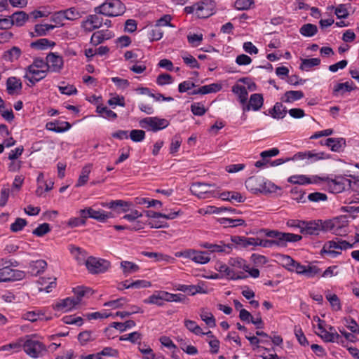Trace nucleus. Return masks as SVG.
Instances as JSON below:
<instances>
[{"label":"nucleus","mask_w":359,"mask_h":359,"mask_svg":"<svg viewBox=\"0 0 359 359\" xmlns=\"http://www.w3.org/2000/svg\"><path fill=\"white\" fill-rule=\"evenodd\" d=\"M324 222L325 220L322 219L304 221L302 233L305 236H318L320 232H325Z\"/></svg>","instance_id":"11"},{"label":"nucleus","mask_w":359,"mask_h":359,"mask_svg":"<svg viewBox=\"0 0 359 359\" xmlns=\"http://www.w3.org/2000/svg\"><path fill=\"white\" fill-rule=\"evenodd\" d=\"M94 11L96 14L116 17L125 13L126 6L120 0H106L101 5L95 7Z\"/></svg>","instance_id":"2"},{"label":"nucleus","mask_w":359,"mask_h":359,"mask_svg":"<svg viewBox=\"0 0 359 359\" xmlns=\"http://www.w3.org/2000/svg\"><path fill=\"white\" fill-rule=\"evenodd\" d=\"M123 274L127 277L130 274L135 273L140 270V266L134 262L129 261H122L120 264Z\"/></svg>","instance_id":"35"},{"label":"nucleus","mask_w":359,"mask_h":359,"mask_svg":"<svg viewBox=\"0 0 359 359\" xmlns=\"http://www.w3.org/2000/svg\"><path fill=\"white\" fill-rule=\"evenodd\" d=\"M317 32V26L311 23L304 24L299 29L300 34L306 37H311L314 36Z\"/></svg>","instance_id":"43"},{"label":"nucleus","mask_w":359,"mask_h":359,"mask_svg":"<svg viewBox=\"0 0 359 359\" xmlns=\"http://www.w3.org/2000/svg\"><path fill=\"white\" fill-rule=\"evenodd\" d=\"M182 139L180 135H175L172 137L170 145V153L174 154L177 153L181 146Z\"/></svg>","instance_id":"62"},{"label":"nucleus","mask_w":359,"mask_h":359,"mask_svg":"<svg viewBox=\"0 0 359 359\" xmlns=\"http://www.w3.org/2000/svg\"><path fill=\"white\" fill-rule=\"evenodd\" d=\"M96 339L95 335L91 331H83L78 335V340L82 346L86 345L90 341H93Z\"/></svg>","instance_id":"50"},{"label":"nucleus","mask_w":359,"mask_h":359,"mask_svg":"<svg viewBox=\"0 0 359 359\" xmlns=\"http://www.w3.org/2000/svg\"><path fill=\"white\" fill-rule=\"evenodd\" d=\"M10 18L13 25L21 27L28 20V15L24 11H18L14 13Z\"/></svg>","instance_id":"39"},{"label":"nucleus","mask_w":359,"mask_h":359,"mask_svg":"<svg viewBox=\"0 0 359 359\" xmlns=\"http://www.w3.org/2000/svg\"><path fill=\"white\" fill-rule=\"evenodd\" d=\"M170 124L168 120L158 116L146 117L140 121V126L153 132H156L167 128Z\"/></svg>","instance_id":"7"},{"label":"nucleus","mask_w":359,"mask_h":359,"mask_svg":"<svg viewBox=\"0 0 359 359\" xmlns=\"http://www.w3.org/2000/svg\"><path fill=\"white\" fill-rule=\"evenodd\" d=\"M320 63L319 58L302 59L300 65L302 70L309 71L311 67L318 66Z\"/></svg>","instance_id":"51"},{"label":"nucleus","mask_w":359,"mask_h":359,"mask_svg":"<svg viewBox=\"0 0 359 359\" xmlns=\"http://www.w3.org/2000/svg\"><path fill=\"white\" fill-rule=\"evenodd\" d=\"M46 266L47 263L43 259L32 261L29 264V273L32 276H36L44 271Z\"/></svg>","instance_id":"30"},{"label":"nucleus","mask_w":359,"mask_h":359,"mask_svg":"<svg viewBox=\"0 0 359 359\" xmlns=\"http://www.w3.org/2000/svg\"><path fill=\"white\" fill-rule=\"evenodd\" d=\"M136 203L140 205H147V208L149 207H159L162 206L161 201L156 199H149L148 198H137Z\"/></svg>","instance_id":"60"},{"label":"nucleus","mask_w":359,"mask_h":359,"mask_svg":"<svg viewBox=\"0 0 359 359\" xmlns=\"http://www.w3.org/2000/svg\"><path fill=\"white\" fill-rule=\"evenodd\" d=\"M255 5L254 0H236L234 8L238 11H247Z\"/></svg>","instance_id":"55"},{"label":"nucleus","mask_w":359,"mask_h":359,"mask_svg":"<svg viewBox=\"0 0 359 359\" xmlns=\"http://www.w3.org/2000/svg\"><path fill=\"white\" fill-rule=\"evenodd\" d=\"M163 36V30L156 25L152 27L148 32V38L150 41H158Z\"/></svg>","instance_id":"56"},{"label":"nucleus","mask_w":359,"mask_h":359,"mask_svg":"<svg viewBox=\"0 0 359 359\" xmlns=\"http://www.w3.org/2000/svg\"><path fill=\"white\" fill-rule=\"evenodd\" d=\"M325 146L334 152H341L346 147V140L343 137H329L325 140Z\"/></svg>","instance_id":"26"},{"label":"nucleus","mask_w":359,"mask_h":359,"mask_svg":"<svg viewBox=\"0 0 359 359\" xmlns=\"http://www.w3.org/2000/svg\"><path fill=\"white\" fill-rule=\"evenodd\" d=\"M91 164H87L82 168L81 175L76 184V187L83 186L88 182L89 174L91 172Z\"/></svg>","instance_id":"42"},{"label":"nucleus","mask_w":359,"mask_h":359,"mask_svg":"<svg viewBox=\"0 0 359 359\" xmlns=\"http://www.w3.org/2000/svg\"><path fill=\"white\" fill-rule=\"evenodd\" d=\"M200 317L201 320L204 321L209 327L212 328L216 326L215 318L214 316L212 314V313L205 309H202L200 313Z\"/></svg>","instance_id":"45"},{"label":"nucleus","mask_w":359,"mask_h":359,"mask_svg":"<svg viewBox=\"0 0 359 359\" xmlns=\"http://www.w3.org/2000/svg\"><path fill=\"white\" fill-rule=\"evenodd\" d=\"M219 222L226 227H236L245 224V222L243 219L221 218Z\"/></svg>","instance_id":"48"},{"label":"nucleus","mask_w":359,"mask_h":359,"mask_svg":"<svg viewBox=\"0 0 359 359\" xmlns=\"http://www.w3.org/2000/svg\"><path fill=\"white\" fill-rule=\"evenodd\" d=\"M228 264L231 269L236 271L248 272L252 278H258L259 276V271L257 269H250L246 261L241 257H231L228 261Z\"/></svg>","instance_id":"9"},{"label":"nucleus","mask_w":359,"mask_h":359,"mask_svg":"<svg viewBox=\"0 0 359 359\" xmlns=\"http://www.w3.org/2000/svg\"><path fill=\"white\" fill-rule=\"evenodd\" d=\"M278 189H280V187L274 184L271 181L264 178L261 189L262 194L276 193Z\"/></svg>","instance_id":"53"},{"label":"nucleus","mask_w":359,"mask_h":359,"mask_svg":"<svg viewBox=\"0 0 359 359\" xmlns=\"http://www.w3.org/2000/svg\"><path fill=\"white\" fill-rule=\"evenodd\" d=\"M21 54L22 51L20 48L17 46H13L4 53L2 58L6 61L13 62L18 60Z\"/></svg>","instance_id":"37"},{"label":"nucleus","mask_w":359,"mask_h":359,"mask_svg":"<svg viewBox=\"0 0 359 359\" xmlns=\"http://www.w3.org/2000/svg\"><path fill=\"white\" fill-rule=\"evenodd\" d=\"M210 261V257L209 252L206 251H198L196 250V254L194 257L193 262L196 264H205Z\"/></svg>","instance_id":"47"},{"label":"nucleus","mask_w":359,"mask_h":359,"mask_svg":"<svg viewBox=\"0 0 359 359\" xmlns=\"http://www.w3.org/2000/svg\"><path fill=\"white\" fill-rule=\"evenodd\" d=\"M196 15L199 18H207L215 13V2L213 0H202L196 3Z\"/></svg>","instance_id":"12"},{"label":"nucleus","mask_w":359,"mask_h":359,"mask_svg":"<svg viewBox=\"0 0 359 359\" xmlns=\"http://www.w3.org/2000/svg\"><path fill=\"white\" fill-rule=\"evenodd\" d=\"M304 97V94L302 90H288L285 93L281 100L285 103H292Z\"/></svg>","instance_id":"32"},{"label":"nucleus","mask_w":359,"mask_h":359,"mask_svg":"<svg viewBox=\"0 0 359 359\" xmlns=\"http://www.w3.org/2000/svg\"><path fill=\"white\" fill-rule=\"evenodd\" d=\"M51 230L50 224L48 223H43L37 226L33 231L32 233L38 237H42L45 234L50 232Z\"/></svg>","instance_id":"64"},{"label":"nucleus","mask_w":359,"mask_h":359,"mask_svg":"<svg viewBox=\"0 0 359 359\" xmlns=\"http://www.w3.org/2000/svg\"><path fill=\"white\" fill-rule=\"evenodd\" d=\"M215 185L202 182L192 183L190 191L192 194L199 198H209L210 197H217L218 193L214 190H210L209 188Z\"/></svg>","instance_id":"10"},{"label":"nucleus","mask_w":359,"mask_h":359,"mask_svg":"<svg viewBox=\"0 0 359 359\" xmlns=\"http://www.w3.org/2000/svg\"><path fill=\"white\" fill-rule=\"evenodd\" d=\"M264 178L262 176L250 177L245 182V187L252 194L261 193Z\"/></svg>","instance_id":"23"},{"label":"nucleus","mask_w":359,"mask_h":359,"mask_svg":"<svg viewBox=\"0 0 359 359\" xmlns=\"http://www.w3.org/2000/svg\"><path fill=\"white\" fill-rule=\"evenodd\" d=\"M70 252L72 255L78 261L79 264L85 263V251L82 250L80 248L74 245L70 246Z\"/></svg>","instance_id":"57"},{"label":"nucleus","mask_w":359,"mask_h":359,"mask_svg":"<svg viewBox=\"0 0 359 359\" xmlns=\"http://www.w3.org/2000/svg\"><path fill=\"white\" fill-rule=\"evenodd\" d=\"M78 213L79 216L83 217L86 222L88 218H91L100 222H106L109 219L114 217V215L112 212H107L102 209L97 210L91 207L81 209L79 210Z\"/></svg>","instance_id":"5"},{"label":"nucleus","mask_w":359,"mask_h":359,"mask_svg":"<svg viewBox=\"0 0 359 359\" xmlns=\"http://www.w3.org/2000/svg\"><path fill=\"white\" fill-rule=\"evenodd\" d=\"M325 342H334L336 339L339 338V334L337 332H330L325 329L322 330L318 334Z\"/></svg>","instance_id":"58"},{"label":"nucleus","mask_w":359,"mask_h":359,"mask_svg":"<svg viewBox=\"0 0 359 359\" xmlns=\"http://www.w3.org/2000/svg\"><path fill=\"white\" fill-rule=\"evenodd\" d=\"M231 91L238 96L239 102L244 106L247 102L248 93L246 88L239 84L233 86Z\"/></svg>","instance_id":"34"},{"label":"nucleus","mask_w":359,"mask_h":359,"mask_svg":"<svg viewBox=\"0 0 359 359\" xmlns=\"http://www.w3.org/2000/svg\"><path fill=\"white\" fill-rule=\"evenodd\" d=\"M200 247L208 250L209 253L219 252L229 254L232 250L233 244H226L224 241H219L217 243L203 242L199 244Z\"/></svg>","instance_id":"15"},{"label":"nucleus","mask_w":359,"mask_h":359,"mask_svg":"<svg viewBox=\"0 0 359 359\" xmlns=\"http://www.w3.org/2000/svg\"><path fill=\"white\" fill-rule=\"evenodd\" d=\"M326 299L330 302L332 309L334 311H339L341 309L340 300L337 294H326Z\"/></svg>","instance_id":"61"},{"label":"nucleus","mask_w":359,"mask_h":359,"mask_svg":"<svg viewBox=\"0 0 359 359\" xmlns=\"http://www.w3.org/2000/svg\"><path fill=\"white\" fill-rule=\"evenodd\" d=\"M22 318L34 323L39 320H41L45 319L46 320H48L50 318H46L45 313L42 310L36 309L24 313L22 315Z\"/></svg>","instance_id":"29"},{"label":"nucleus","mask_w":359,"mask_h":359,"mask_svg":"<svg viewBox=\"0 0 359 359\" xmlns=\"http://www.w3.org/2000/svg\"><path fill=\"white\" fill-rule=\"evenodd\" d=\"M262 231L264 232L266 236L275 238V240L273 241L277 242V246H282V236L283 232L269 229H262Z\"/></svg>","instance_id":"54"},{"label":"nucleus","mask_w":359,"mask_h":359,"mask_svg":"<svg viewBox=\"0 0 359 359\" xmlns=\"http://www.w3.org/2000/svg\"><path fill=\"white\" fill-rule=\"evenodd\" d=\"M219 196L224 201H235L238 203H243L245 201V198L240 193L236 191H224L221 193Z\"/></svg>","instance_id":"38"},{"label":"nucleus","mask_w":359,"mask_h":359,"mask_svg":"<svg viewBox=\"0 0 359 359\" xmlns=\"http://www.w3.org/2000/svg\"><path fill=\"white\" fill-rule=\"evenodd\" d=\"M46 128L48 130L61 133L69 130L71 124L67 121H55L47 123Z\"/></svg>","instance_id":"27"},{"label":"nucleus","mask_w":359,"mask_h":359,"mask_svg":"<svg viewBox=\"0 0 359 359\" xmlns=\"http://www.w3.org/2000/svg\"><path fill=\"white\" fill-rule=\"evenodd\" d=\"M63 11L65 13V18L67 20L74 21L82 17L83 12H81L76 7H71Z\"/></svg>","instance_id":"44"},{"label":"nucleus","mask_w":359,"mask_h":359,"mask_svg":"<svg viewBox=\"0 0 359 359\" xmlns=\"http://www.w3.org/2000/svg\"><path fill=\"white\" fill-rule=\"evenodd\" d=\"M330 155L325 152H314V151H300L295 154L292 158H287V161H306V164H311L319 160L327 159Z\"/></svg>","instance_id":"6"},{"label":"nucleus","mask_w":359,"mask_h":359,"mask_svg":"<svg viewBox=\"0 0 359 359\" xmlns=\"http://www.w3.org/2000/svg\"><path fill=\"white\" fill-rule=\"evenodd\" d=\"M96 112L102 117L111 121L115 120L118 116L116 113L102 104H100L97 107Z\"/></svg>","instance_id":"40"},{"label":"nucleus","mask_w":359,"mask_h":359,"mask_svg":"<svg viewBox=\"0 0 359 359\" xmlns=\"http://www.w3.org/2000/svg\"><path fill=\"white\" fill-rule=\"evenodd\" d=\"M55 46L54 41H50L48 39L42 38L33 41L30 43V47L36 50H46L48 48H53Z\"/></svg>","instance_id":"36"},{"label":"nucleus","mask_w":359,"mask_h":359,"mask_svg":"<svg viewBox=\"0 0 359 359\" xmlns=\"http://www.w3.org/2000/svg\"><path fill=\"white\" fill-rule=\"evenodd\" d=\"M302 239V236L291 233H283L282 236V246H285L287 242H297Z\"/></svg>","instance_id":"63"},{"label":"nucleus","mask_w":359,"mask_h":359,"mask_svg":"<svg viewBox=\"0 0 359 359\" xmlns=\"http://www.w3.org/2000/svg\"><path fill=\"white\" fill-rule=\"evenodd\" d=\"M47 72L46 70L32 68L28 66L25 69L24 78L29 81L28 86H34L37 82L46 76Z\"/></svg>","instance_id":"16"},{"label":"nucleus","mask_w":359,"mask_h":359,"mask_svg":"<svg viewBox=\"0 0 359 359\" xmlns=\"http://www.w3.org/2000/svg\"><path fill=\"white\" fill-rule=\"evenodd\" d=\"M48 72H60L63 68L64 61L57 53H50L46 56Z\"/></svg>","instance_id":"17"},{"label":"nucleus","mask_w":359,"mask_h":359,"mask_svg":"<svg viewBox=\"0 0 359 359\" xmlns=\"http://www.w3.org/2000/svg\"><path fill=\"white\" fill-rule=\"evenodd\" d=\"M269 112L273 118L280 119L286 116L287 111L281 102H276Z\"/></svg>","instance_id":"33"},{"label":"nucleus","mask_w":359,"mask_h":359,"mask_svg":"<svg viewBox=\"0 0 359 359\" xmlns=\"http://www.w3.org/2000/svg\"><path fill=\"white\" fill-rule=\"evenodd\" d=\"M354 89L355 87L353 81L339 83L334 86L332 94L334 96L342 95L346 93L351 92Z\"/></svg>","instance_id":"28"},{"label":"nucleus","mask_w":359,"mask_h":359,"mask_svg":"<svg viewBox=\"0 0 359 359\" xmlns=\"http://www.w3.org/2000/svg\"><path fill=\"white\" fill-rule=\"evenodd\" d=\"M85 264L90 273L93 274L106 272L111 266L108 260L90 257L85 262Z\"/></svg>","instance_id":"8"},{"label":"nucleus","mask_w":359,"mask_h":359,"mask_svg":"<svg viewBox=\"0 0 359 359\" xmlns=\"http://www.w3.org/2000/svg\"><path fill=\"white\" fill-rule=\"evenodd\" d=\"M77 305H79L78 301L74 300V297H71L59 300L54 306V309L57 311L67 312L74 309Z\"/></svg>","instance_id":"25"},{"label":"nucleus","mask_w":359,"mask_h":359,"mask_svg":"<svg viewBox=\"0 0 359 359\" xmlns=\"http://www.w3.org/2000/svg\"><path fill=\"white\" fill-rule=\"evenodd\" d=\"M103 25L102 18L96 14L89 15L86 20L82 22V27L86 32H90L99 29Z\"/></svg>","instance_id":"19"},{"label":"nucleus","mask_w":359,"mask_h":359,"mask_svg":"<svg viewBox=\"0 0 359 359\" xmlns=\"http://www.w3.org/2000/svg\"><path fill=\"white\" fill-rule=\"evenodd\" d=\"M264 104L263 95L260 93L252 94L250 97L249 102L243 106V111H248L250 110L258 111Z\"/></svg>","instance_id":"20"},{"label":"nucleus","mask_w":359,"mask_h":359,"mask_svg":"<svg viewBox=\"0 0 359 359\" xmlns=\"http://www.w3.org/2000/svg\"><path fill=\"white\" fill-rule=\"evenodd\" d=\"M7 91L10 95H13L16 90L22 88V83L20 79L15 77H10L6 81Z\"/></svg>","instance_id":"41"},{"label":"nucleus","mask_w":359,"mask_h":359,"mask_svg":"<svg viewBox=\"0 0 359 359\" xmlns=\"http://www.w3.org/2000/svg\"><path fill=\"white\" fill-rule=\"evenodd\" d=\"M349 184L350 181L341 176L336 177L334 179L329 181L330 188L332 189V191L334 193L342 192L345 189L346 187Z\"/></svg>","instance_id":"24"},{"label":"nucleus","mask_w":359,"mask_h":359,"mask_svg":"<svg viewBox=\"0 0 359 359\" xmlns=\"http://www.w3.org/2000/svg\"><path fill=\"white\" fill-rule=\"evenodd\" d=\"M325 231H330L338 236H345L348 233V219L346 215H341L332 219L325 220Z\"/></svg>","instance_id":"3"},{"label":"nucleus","mask_w":359,"mask_h":359,"mask_svg":"<svg viewBox=\"0 0 359 359\" xmlns=\"http://www.w3.org/2000/svg\"><path fill=\"white\" fill-rule=\"evenodd\" d=\"M278 258L280 264L287 271H293L294 264H295L294 259H293L290 256L285 255H280Z\"/></svg>","instance_id":"46"},{"label":"nucleus","mask_w":359,"mask_h":359,"mask_svg":"<svg viewBox=\"0 0 359 359\" xmlns=\"http://www.w3.org/2000/svg\"><path fill=\"white\" fill-rule=\"evenodd\" d=\"M24 277V271L12 269L9 266L0 269V283L22 280Z\"/></svg>","instance_id":"14"},{"label":"nucleus","mask_w":359,"mask_h":359,"mask_svg":"<svg viewBox=\"0 0 359 359\" xmlns=\"http://www.w3.org/2000/svg\"><path fill=\"white\" fill-rule=\"evenodd\" d=\"M24 351L32 358H38L46 351V346L37 340L34 335H27L23 338Z\"/></svg>","instance_id":"4"},{"label":"nucleus","mask_w":359,"mask_h":359,"mask_svg":"<svg viewBox=\"0 0 359 359\" xmlns=\"http://www.w3.org/2000/svg\"><path fill=\"white\" fill-rule=\"evenodd\" d=\"M56 26L48 24H37L34 26V32H31L32 37L46 36L47 34L55 29Z\"/></svg>","instance_id":"31"},{"label":"nucleus","mask_w":359,"mask_h":359,"mask_svg":"<svg viewBox=\"0 0 359 359\" xmlns=\"http://www.w3.org/2000/svg\"><path fill=\"white\" fill-rule=\"evenodd\" d=\"M136 325L135 322L132 320H126L124 323L114 322L111 327L118 330L121 332L126 331L128 329L134 327Z\"/></svg>","instance_id":"52"},{"label":"nucleus","mask_w":359,"mask_h":359,"mask_svg":"<svg viewBox=\"0 0 359 359\" xmlns=\"http://www.w3.org/2000/svg\"><path fill=\"white\" fill-rule=\"evenodd\" d=\"M90 289L88 287H86L83 286H78L74 288L73 292L75 295L74 300L78 301V304L81 302L82 298L88 292H90Z\"/></svg>","instance_id":"59"},{"label":"nucleus","mask_w":359,"mask_h":359,"mask_svg":"<svg viewBox=\"0 0 359 359\" xmlns=\"http://www.w3.org/2000/svg\"><path fill=\"white\" fill-rule=\"evenodd\" d=\"M144 304H154L158 306H163L164 302H167L166 291L156 290L148 298L143 300Z\"/></svg>","instance_id":"22"},{"label":"nucleus","mask_w":359,"mask_h":359,"mask_svg":"<svg viewBox=\"0 0 359 359\" xmlns=\"http://www.w3.org/2000/svg\"><path fill=\"white\" fill-rule=\"evenodd\" d=\"M184 323L185 327L194 334L202 335L204 334L202 330V328L199 325H198L196 322L187 319L184 320Z\"/></svg>","instance_id":"49"},{"label":"nucleus","mask_w":359,"mask_h":359,"mask_svg":"<svg viewBox=\"0 0 359 359\" xmlns=\"http://www.w3.org/2000/svg\"><path fill=\"white\" fill-rule=\"evenodd\" d=\"M354 245L355 243H350L346 241L336 237L325 243L320 254L321 255H327L331 258H336L341 254V251L353 248Z\"/></svg>","instance_id":"1"},{"label":"nucleus","mask_w":359,"mask_h":359,"mask_svg":"<svg viewBox=\"0 0 359 359\" xmlns=\"http://www.w3.org/2000/svg\"><path fill=\"white\" fill-rule=\"evenodd\" d=\"M215 269L222 274V276H224L229 280H236L248 278V276L243 271H236L234 269H231L229 264L219 263L217 264Z\"/></svg>","instance_id":"13"},{"label":"nucleus","mask_w":359,"mask_h":359,"mask_svg":"<svg viewBox=\"0 0 359 359\" xmlns=\"http://www.w3.org/2000/svg\"><path fill=\"white\" fill-rule=\"evenodd\" d=\"M101 205L114 210L116 214H122L130 210L131 203L123 200H114L108 203H102Z\"/></svg>","instance_id":"18"},{"label":"nucleus","mask_w":359,"mask_h":359,"mask_svg":"<svg viewBox=\"0 0 359 359\" xmlns=\"http://www.w3.org/2000/svg\"><path fill=\"white\" fill-rule=\"evenodd\" d=\"M322 180L323 179L318 176H312L311 177H309L304 175H292L290 176L287 180V181L291 184L299 185L317 184Z\"/></svg>","instance_id":"21"}]
</instances>
